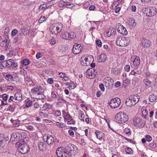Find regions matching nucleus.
<instances>
[{"label":"nucleus","mask_w":157,"mask_h":157,"mask_svg":"<svg viewBox=\"0 0 157 157\" xmlns=\"http://www.w3.org/2000/svg\"><path fill=\"white\" fill-rule=\"evenodd\" d=\"M45 97L43 93L38 92L36 95H35V97L34 98L36 99H42L45 98Z\"/></svg>","instance_id":"393cba45"},{"label":"nucleus","mask_w":157,"mask_h":157,"mask_svg":"<svg viewBox=\"0 0 157 157\" xmlns=\"http://www.w3.org/2000/svg\"><path fill=\"white\" fill-rule=\"evenodd\" d=\"M54 115L56 116H59L61 115V113L59 110L55 111Z\"/></svg>","instance_id":"5fc2aeb1"},{"label":"nucleus","mask_w":157,"mask_h":157,"mask_svg":"<svg viewBox=\"0 0 157 157\" xmlns=\"http://www.w3.org/2000/svg\"><path fill=\"white\" fill-rule=\"evenodd\" d=\"M122 40H124V42L123 43V44H124V47L127 46L128 44L129 41L127 40V38L124 37L123 39H122Z\"/></svg>","instance_id":"37998d69"},{"label":"nucleus","mask_w":157,"mask_h":157,"mask_svg":"<svg viewBox=\"0 0 157 157\" xmlns=\"http://www.w3.org/2000/svg\"><path fill=\"white\" fill-rule=\"evenodd\" d=\"M18 30L16 29H14L12 30L11 33V34L12 36H15L17 33Z\"/></svg>","instance_id":"603ef678"},{"label":"nucleus","mask_w":157,"mask_h":157,"mask_svg":"<svg viewBox=\"0 0 157 157\" xmlns=\"http://www.w3.org/2000/svg\"><path fill=\"white\" fill-rule=\"evenodd\" d=\"M121 101L118 98H116L111 99L109 102V105L111 108L114 109L117 108L120 105Z\"/></svg>","instance_id":"0eeeda50"},{"label":"nucleus","mask_w":157,"mask_h":157,"mask_svg":"<svg viewBox=\"0 0 157 157\" xmlns=\"http://www.w3.org/2000/svg\"><path fill=\"white\" fill-rule=\"evenodd\" d=\"M115 117L116 122L118 123H124L128 120V116L125 113L122 112H120L116 114Z\"/></svg>","instance_id":"f03ea898"},{"label":"nucleus","mask_w":157,"mask_h":157,"mask_svg":"<svg viewBox=\"0 0 157 157\" xmlns=\"http://www.w3.org/2000/svg\"><path fill=\"white\" fill-rule=\"evenodd\" d=\"M46 20V18L45 17L43 16L42 17H41L39 19L38 21V22L40 23H41L42 22H43L45 21Z\"/></svg>","instance_id":"09e8293b"},{"label":"nucleus","mask_w":157,"mask_h":157,"mask_svg":"<svg viewBox=\"0 0 157 157\" xmlns=\"http://www.w3.org/2000/svg\"><path fill=\"white\" fill-rule=\"evenodd\" d=\"M70 119L71 120L70 121H67V124H74L75 123V121L72 119Z\"/></svg>","instance_id":"bf43d9fd"},{"label":"nucleus","mask_w":157,"mask_h":157,"mask_svg":"<svg viewBox=\"0 0 157 157\" xmlns=\"http://www.w3.org/2000/svg\"><path fill=\"white\" fill-rule=\"evenodd\" d=\"M68 40H70L76 37V34L74 32H68Z\"/></svg>","instance_id":"f704fd0d"},{"label":"nucleus","mask_w":157,"mask_h":157,"mask_svg":"<svg viewBox=\"0 0 157 157\" xmlns=\"http://www.w3.org/2000/svg\"><path fill=\"white\" fill-rule=\"evenodd\" d=\"M130 66L129 65H127L125 66L124 69L125 71H130Z\"/></svg>","instance_id":"338daca9"},{"label":"nucleus","mask_w":157,"mask_h":157,"mask_svg":"<svg viewBox=\"0 0 157 157\" xmlns=\"http://www.w3.org/2000/svg\"><path fill=\"white\" fill-rule=\"evenodd\" d=\"M25 138H20V140H19V142H18V144H20V143H21V144H25Z\"/></svg>","instance_id":"e2e57ef3"},{"label":"nucleus","mask_w":157,"mask_h":157,"mask_svg":"<svg viewBox=\"0 0 157 157\" xmlns=\"http://www.w3.org/2000/svg\"><path fill=\"white\" fill-rule=\"evenodd\" d=\"M97 72L94 69L92 68L88 69L86 73V75L87 78L93 79L96 76Z\"/></svg>","instance_id":"9b49d317"},{"label":"nucleus","mask_w":157,"mask_h":157,"mask_svg":"<svg viewBox=\"0 0 157 157\" xmlns=\"http://www.w3.org/2000/svg\"><path fill=\"white\" fill-rule=\"evenodd\" d=\"M145 84L147 86H150L151 85V82L148 80L146 79L144 80Z\"/></svg>","instance_id":"de8ad7c7"},{"label":"nucleus","mask_w":157,"mask_h":157,"mask_svg":"<svg viewBox=\"0 0 157 157\" xmlns=\"http://www.w3.org/2000/svg\"><path fill=\"white\" fill-rule=\"evenodd\" d=\"M58 101H59L58 102H59L60 101H64V100L63 98L60 95H58V97L57 98Z\"/></svg>","instance_id":"680f3d73"},{"label":"nucleus","mask_w":157,"mask_h":157,"mask_svg":"<svg viewBox=\"0 0 157 157\" xmlns=\"http://www.w3.org/2000/svg\"><path fill=\"white\" fill-rule=\"evenodd\" d=\"M20 138H22V136L20 133L19 132L14 133L11 136L10 140L13 142L15 141L16 143L18 144Z\"/></svg>","instance_id":"9d476101"},{"label":"nucleus","mask_w":157,"mask_h":157,"mask_svg":"<svg viewBox=\"0 0 157 157\" xmlns=\"http://www.w3.org/2000/svg\"><path fill=\"white\" fill-rule=\"evenodd\" d=\"M82 47L79 44L74 45L73 47L72 52L73 53L77 54L82 51Z\"/></svg>","instance_id":"ddd939ff"},{"label":"nucleus","mask_w":157,"mask_h":157,"mask_svg":"<svg viewBox=\"0 0 157 157\" xmlns=\"http://www.w3.org/2000/svg\"><path fill=\"white\" fill-rule=\"evenodd\" d=\"M11 122L13 123L14 127H17L20 125V121L17 120H13L11 119Z\"/></svg>","instance_id":"c756f323"},{"label":"nucleus","mask_w":157,"mask_h":157,"mask_svg":"<svg viewBox=\"0 0 157 157\" xmlns=\"http://www.w3.org/2000/svg\"><path fill=\"white\" fill-rule=\"evenodd\" d=\"M38 146L40 150H44L45 149V144L42 142H40L38 143Z\"/></svg>","instance_id":"b1692460"},{"label":"nucleus","mask_w":157,"mask_h":157,"mask_svg":"<svg viewBox=\"0 0 157 157\" xmlns=\"http://www.w3.org/2000/svg\"><path fill=\"white\" fill-rule=\"evenodd\" d=\"M118 32L123 35H126L128 34V32L124 26H123L122 29L121 30H119Z\"/></svg>","instance_id":"7c9ffc66"},{"label":"nucleus","mask_w":157,"mask_h":157,"mask_svg":"<svg viewBox=\"0 0 157 157\" xmlns=\"http://www.w3.org/2000/svg\"><path fill=\"white\" fill-rule=\"evenodd\" d=\"M5 79L6 80L9 81H12L13 80V76L10 74H7L5 77Z\"/></svg>","instance_id":"473e14b6"},{"label":"nucleus","mask_w":157,"mask_h":157,"mask_svg":"<svg viewBox=\"0 0 157 157\" xmlns=\"http://www.w3.org/2000/svg\"><path fill=\"white\" fill-rule=\"evenodd\" d=\"M74 6V4L72 3H70L69 2H67V4L66 5V6L67 8H71Z\"/></svg>","instance_id":"13d9d810"},{"label":"nucleus","mask_w":157,"mask_h":157,"mask_svg":"<svg viewBox=\"0 0 157 157\" xmlns=\"http://www.w3.org/2000/svg\"><path fill=\"white\" fill-rule=\"evenodd\" d=\"M116 32L115 29L113 28H110L107 32V35L108 36H109L111 35H113Z\"/></svg>","instance_id":"6ab92c4d"},{"label":"nucleus","mask_w":157,"mask_h":157,"mask_svg":"<svg viewBox=\"0 0 157 157\" xmlns=\"http://www.w3.org/2000/svg\"><path fill=\"white\" fill-rule=\"evenodd\" d=\"M97 138L99 140H101L103 136V134L102 132L97 131L95 132Z\"/></svg>","instance_id":"bb28decb"},{"label":"nucleus","mask_w":157,"mask_h":157,"mask_svg":"<svg viewBox=\"0 0 157 157\" xmlns=\"http://www.w3.org/2000/svg\"><path fill=\"white\" fill-rule=\"evenodd\" d=\"M128 24L129 25H132L135 27L136 25V23L135 22V20L132 17L130 18L128 21Z\"/></svg>","instance_id":"cd10ccee"},{"label":"nucleus","mask_w":157,"mask_h":157,"mask_svg":"<svg viewBox=\"0 0 157 157\" xmlns=\"http://www.w3.org/2000/svg\"><path fill=\"white\" fill-rule=\"evenodd\" d=\"M22 32L23 34L24 35L27 34L29 32V30L28 29L25 27H23L22 30Z\"/></svg>","instance_id":"c03bdc74"},{"label":"nucleus","mask_w":157,"mask_h":157,"mask_svg":"<svg viewBox=\"0 0 157 157\" xmlns=\"http://www.w3.org/2000/svg\"><path fill=\"white\" fill-rule=\"evenodd\" d=\"M12 66H11V67H13L16 68L18 66L17 63L15 62L13 60L12 61Z\"/></svg>","instance_id":"69168bd1"},{"label":"nucleus","mask_w":157,"mask_h":157,"mask_svg":"<svg viewBox=\"0 0 157 157\" xmlns=\"http://www.w3.org/2000/svg\"><path fill=\"white\" fill-rule=\"evenodd\" d=\"M32 101L30 100L25 101V105L26 107L28 108L31 106L32 105Z\"/></svg>","instance_id":"4c0bfd02"},{"label":"nucleus","mask_w":157,"mask_h":157,"mask_svg":"<svg viewBox=\"0 0 157 157\" xmlns=\"http://www.w3.org/2000/svg\"><path fill=\"white\" fill-rule=\"evenodd\" d=\"M63 115L64 116V119L65 121L69 120L71 119V116L68 113H66L65 112L63 111Z\"/></svg>","instance_id":"c85d7f7f"},{"label":"nucleus","mask_w":157,"mask_h":157,"mask_svg":"<svg viewBox=\"0 0 157 157\" xmlns=\"http://www.w3.org/2000/svg\"><path fill=\"white\" fill-rule=\"evenodd\" d=\"M14 110V108L13 107V105H9L8 108L6 109V111H10L11 112H13Z\"/></svg>","instance_id":"79ce46f5"},{"label":"nucleus","mask_w":157,"mask_h":157,"mask_svg":"<svg viewBox=\"0 0 157 157\" xmlns=\"http://www.w3.org/2000/svg\"><path fill=\"white\" fill-rule=\"evenodd\" d=\"M56 154L58 157H70L72 155V153L64 148L62 149L61 147H59L57 149Z\"/></svg>","instance_id":"20e7f679"},{"label":"nucleus","mask_w":157,"mask_h":157,"mask_svg":"<svg viewBox=\"0 0 157 157\" xmlns=\"http://www.w3.org/2000/svg\"><path fill=\"white\" fill-rule=\"evenodd\" d=\"M50 6L48 4H43L40 6L39 7V9L40 10H44L46 9L49 7Z\"/></svg>","instance_id":"a878e982"},{"label":"nucleus","mask_w":157,"mask_h":157,"mask_svg":"<svg viewBox=\"0 0 157 157\" xmlns=\"http://www.w3.org/2000/svg\"><path fill=\"white\" fill-rule=\"evenodd\" d=\"M58 97V96L56 95V94H55L54 92H51V98H49V101H52V99H56Z\"/></svg>","instance_id":"72a5a7b5"},{"label":"nucleus","mask_w":157,"mask_h":157,"mask_svg":"<svg viewBox=\"0 0 157 157\" xmlns=\"http://www.w3.org/2000/svg\"><path fill=\"white\" fill-rule=\"evenodd\" d=\"M43 139L44 141H46L48 144L51 145H53L54 143L55 138L51 135H44L43 137Z\"/></svg>","instance_id":"1a4fd4ad"},{"label":"nucleus","mask_w":157,"mask_h":157,"mask_svg":"<svg viewBox=\"0 0 157 157\" xmlns=\"http://www.w3.org/2000/svg\"><path fill=\"white\" fill-rule=\"evenodd\" d=\"M59 77L63 78V77H64L67 75L64 73H59Z\"/></svg>","instance_id":"774afa93"},{"label":"nucleus","mask_w":157,"mask_h":157,"mask_svg":"<svg viewBox=\"0 0 157 157\" xmlns=\"http://www.w3.org/2000/svg\"><path fill=\"white\" fill-rule=\"evenodd\" d=\"M0 46L2 47H5L6 48H7L6 42L2 38L0 40Z\"/></svg>","instance_id":"e433bc0d"},{"label":"nucleus","mask_w":157,"mask_h":157,"mask_svg":"<svg viewBox=\"0 0 157 157\" xmlns=\"http://www.w3.org/2000/svg\"><path fill=\"white\" fill-rule=\"evenodd\" d=\"M63 27L62 24L61 23H57L50 25L49 29L52 34H55L60 32Z\"/></svg>","instance_id":"7ed1b4c3"},{"label":"nucleus","mask_w":157,"mask_h":157,"mask_svg":"<svg viewBox=\"0 0 157 157\" xmlns=\"http://www.w3.org/2000/svg\"><path fill=\"white\" fill-rule=\"evenodd\" d=\"M145 13L146 15L148 17H152L155 15L156 13V8L153 7H147L145 8Z\"/></svg>","instance_id":"423d86ee"},{"label":"nucleus","mask_w":157,"mask_h":157,"mask_svg":"<svg viewBox=\"0 0 157 157\" xmlns=\"http://www.w3.org/2000/svg\"><path fill=\"white\" fill-rule=\"evenodd\" d=\"M9 137L3 134H0V148L4 145L5 143L8 141Z\"/></svg>","instance_id":"f8f14e48"},{"label":"nucleus","mask_w":157,"mask_h":157,"mask_svg":"<svg viewBox=\"0 0 157 157\" xmlns=\"http://www.w3.org/2000/svg\"><path fill=\"white\" fill-rule=\"evenodd\" d=\"M124 132L127 134L129 135L131 134V131L130 129L128 128H125L124 130Z\"/></svg>","instance_id":"49530a36"},{"label":"nucleus","mask_w":157,"mask_h":157,"mask_svg":"<svg viewBox=\"0 0 157 157\" xmlns=\"http://www.w3.org/2000/svg\"><path fill=\"white\" fill-rule=\"evenodd\" d=\"M105 86L108 89H111L114 83L113 79L111 78L107 77Z\"/></svg>","instance_id":"4468645a"},{"label":"nucleus","mask_w":157,"mask_h":157,"mask_svg":"<svg viewBox=\"0 0 157 157\" xmlns=\"http://www.w3.org/2000/svg\"><path fill=\"white\" fill-rule=\"evenodd\" d=\"M96 43L97 44V45L99 47H100L101 46V40H97L96 41Z\"/></svg>","instance_id":"3c124183"},{"label":"nucleus","mask_w":157,"mask_h":157,"mask_svg":"<svg viewBox=\"0 0 157 157\" xmlns=\"http://www.w3.org/2000/svg\"><path fill=\"white\" fill-rule=\"evenodd\" d=\"M156 97L154 94L150 95L149 97V100L151 102L155 101L156 100Z\"/></svg>","instance_id":"c9c22d12"},{"label":"nucleus","mask_w":157,"mask_h":157,"mask_svg":"<svg viewBox=\"0 0 157 157\" xmlns=\"http://www.w3.org/2000/svg\"><path fill=\"white\" fill-rule=\"evenodd\" d=\"M66 150L68 151L70 153L75 155L77 153V147L75 145L69 144L67 145L65 148Z\"/></svg>","instance_id":"6e6552de"},{"label":"nucleus","mask_w":157,"mask_h":157,"mask_svg":"<svg viewBox=\"0 0 157 157\" xmlns=\"http://www.w3.org/2000/svg\"><path fill=\"white\" fill-rule=\"evenodd\" d=\"M41 87L40 86L38 87L37 86L31 89V92L35 95H35H36L38 92H39V91L40 88Z\"/></svg>","instance_id":"aec40b11"},{"label":"nucleus","mask_w":157,"mask_h":157,"mask_svg":"<svg viewBox=\"0 0 157 157\" xmlns=\"http://www.w3.org/2000/svg\"><path fill=\"white\" fill-rule=\"evenodd\" d=\"M140 96L137 94L129 96L126 100L125 104L128 106H133L136 104L139 101Z\"/></svg>","instance_id":"f257e3e1"},{"label":"nucleus","mask_w":157,"mask_h":157,"mask_svg":"<svg viewBox=\"0 0 157 157\" xmlns=\"http://www.w3.org/2000/svg\"><path fill=\"white\" fill-rule=\"evenodd\" d=\"M145 139L148 142H150L152 140L151 137L149 135H147L145 136Z\"/></svg>","instance_id":"8fccbe9b"},{"label":"nucleus","mask_w":157,"mask_h":157,"mask_svg":"<svg viewBox=\"0 0 157 157\" xmlns=\"http://www.w3.org/2000/svg\"><path fill=\"white\" fill-rule=\"evenodd\" d=\"M129 80L128 79H126L124 80L122 85L124 87L127 86L129 84Z\"/></svg>","instance_id":"ea45409f"},{"label":"nucleus","mask_w":157,"mask_h":157,"mask_svg":"<svg viewBox=\"0 0 157 157\" xmlns=\"http://www.w3.org/2000/svg\"><path fill=\"white\" fill-rule=\"evenodd\" d=\"M2 99L4 101H6L8 97V95L6 94H4L2 96Z\"/></svg>","instance_id":"052dcab7"},{"label":"nucleus","mask_w":157,"mask_h":157,"mask_svg":"<svg viewBox=\"0 0 157 157\" xmlns=\"http://www.w3.org/2000/svg\"><path fill=\"white\" fill-rule=\"evenodd\" d=\"M132 57L133 59L134 58V60L133 61V65L135 67H137L140 65V59L139 57L136 56H134L133 57H132Z\"/></svg>","instance_id":"2eb2a0df"},{"label":"nucleus","mask_w":157,"mask_h":157,"mask_svg":"<svg viewBox=\"0 0 157 157\" xmlns=\"http://www.w3.org/2000/svg\"><path fill=\"white\" fill-rule=\"evenodd\" d=\"M134 124L136 126L140 127L141 126L142 120L140 118L134 119L133 121Z\"/></svg>","instance_id":"f3484780"},{"label":"nucleus","mask_w":157,"mask_h":157,"mask_svg":"<svg viewBox=\"0 0 157 157\" xmlns=\"http://www.w3.org/2000/svg\"><path fill=\"white\" fill-rule=\"evenodd\" d=\"M58 6L60 7H63V6H66V4H64L63 0H61L59 1L58 3Z\"/></svg>","instance_id":"864d4df0"},{"label":"nucleus","mask_w":157,"mask_h":157,"mask_svg":"<svg viewBox=\"0 0 157 157\" xmlns=\"http://www.w3.org/2000/svg\"><path fill=\"white\" fill-rule=\"evenodd\" d=\"M68 32H64L61 34V37L64 39L68 40L69 39Z\"/></svg>","instance_id":"2f4dec72"},{"label":"nucleus","mask_w":157,"mask_h":157,"mask_svg":"<svg viewBox=\"0 0 157 157\" xmlns=\"http://www.w3.org/2000/svg\"><path fill=\"white\" fill-rule=\"evenodd\" d=\"M52 106L48 103H45L43 106L44 108H46L47 109L50 108L52 107Z\"/></svg>","instance_id":"4d7b16f0"},{"label":"nucleus","mask_w":157,"mask_h":157,"mask_svg":"<svg viewBox=\"0 0 157 157\" xmlns=\"http://www.w3.org/2000/svg\"><path fill=\"white\" fill-rule=\"evenodd\" d=\"M99 88L102 91H105V88L104 87V85L102 83H101L99 85Z\"/></svg>","instance_id":"0e129e2a"},{"label":"nucleus","mask_w":157,"mask_h":157,"mask_svg":"<svg viewBox=\"0 0 157 157\" xmlns=\"http://www.w3.org/2000/svg\"><path fill=\"white\" fill-rule=\"evenodd\" d=\"M125 151L126 153L128 154H132L133 151L131 148L127 147L125 149Z\"/></svg>","instance_id":"a19ab883"},{"label":"nucleus","mask_w":157,"mask_h":157,"mask_svg":"<svg viewBox=\"0 0 157 157\" xmlns=\"http://www.w3.org/2000/svg\"><path fill=\"white\" fill-rule=\"evenodd\" d=\"M48 112L47 110L46 109H44L41 112L39 113V115L42 117H46L48 116Z\"/></svg>","instance_id":"4be33fe9"},{"label":"nucleus","mask_w":157,"mask_h":157,"mask_svg":"<svg viewBox=\"0 0 157 157\" xmlns=\"http://www.w3.org/2000/svg\"><path fill=\"white\" fill-rule=\"evenodd\" d=\"M14 100L20 101L22 99V95L19 93H16L14 95Z\"/></svg>","instance_id":"5701e85b"},{"label":"nucleus","mask_w":157,"mask_h":157,"mask_svg":"<svg viewBox=\"0 0 157 157\" xmlns=\"http://www.w3.org/2000/svg\"><path fill=\"white\" fill-rule=\"evenodd\" d=\"M149 146L150 147L154 148L155 147L156 144L154 142H153L150 144L149 145Z\"/></svg>","instance_id":"6e6d98bb"},{"label":"nucleus","mask_w":157,"mask_h":157,"mask_svg":"<svg viewBox=\"0 0 157 157\" xmlns=\"http://www.w3.org/2000/svg\"><path fill=\"white\" fill-rule=\"evenodd\" d=\"M124 40H122V39L120 37H118L117 38L116 43V44L119 46L123 47H124V44H123V43L124 42Z\"/></svg>","instance_id":"412c9836"},{"label":"nucleus","mask_w":157,"mask_h":157,"mask_svg":"<svg viewBox=\"0 0 157 157\" xmlns=\"http://www.w3.org/2000/svg\"><path fill=\"white\" fill-rule=\"evenodd\" d=\"M141 44L143 47L147 48L150 46L151 42L149 40L143 38L141 40Z\"/></svg>","instance_id":"dca6fc26"},{"label":"nucleus","mask_w":157,"mask_h":157,"mask_svg":"<svg viewBox=\"0 0 157 157\" xmlns=\"http://www.w3.org/2000/svg\"><path fill=\"white\" fill-rule=\"evenodd\" d=\"M99 57V58L98 59V61L100 63L105 62L107 58L106 55L104 53L101 54Z\"/></svg>","instance_id":"a211bd4d"},{"label":"nucleus","mask_w":157,"mask_h":157,"mask_svg":"<svg viewBox=\"0 0 157 157\" xmlns=\"http://www.w3.org/2000/svg\"><path fill=\"white\" fill-rule=\"evenodd\" d=\"M13 60L11 59H8L6 61V67H10L12 66Z\"/></svg>","instance_id":"58836bf2"},{"label":"nucleus","mask_w":157,"mask_h":157,"mask_svg":"<svg viewBox=\"0 0 157 157\" xmlns=\"http://www.w3.org/2000/svg\"><path fill=\"white\" fill-rule=\"evenodd\" d=\"M30 63V60L28 59H25L23 61V64L25 66L29 65Z\"/></svg>","instance_id":"a18cd8bd"},{"label":"nucleus","mask_w":157,"mask_h":157,"mask_svg":"<svg viewBox=\"0 0 157 157\" xmlns=\"http://www.w3.org/2000/svg\"><path fill=\"white\" fill-rule=\"evenodd\" d=\"M19 146L17 148L18 151L22 154H25L28 152L29 150V148L28 145L25 144L20 143L18 144Z\"/></svg>","instance_id":"39448f33"}]
</instances>
